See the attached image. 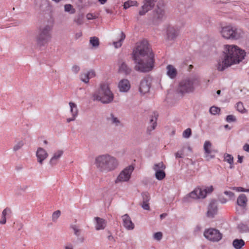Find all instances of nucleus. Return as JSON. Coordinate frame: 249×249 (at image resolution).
Segmentation results:
<instances>
[{
  "label": "nucleus",
  "instance_id": "nucleus-46",
  "mask_svg": "<svg viewBox=\"0 0 249 249\" xmlns=\"http://www.w3.org/2000/svg\"><path fill=\"white\" fill-rule=\"evenodd\" d=\"M71 227L73 230L74 234L77 237L79 236L81 233L80 230L78 229L76 225H72Z\"/></svg>",
  "mask_w": 249,
  "mask_h": 249
},
{
  "label": "nucleus",
  "instance_id": "nucleus-5",
  "mask_svg": "<svg viewBox=\"0 0 249 249\" xmlns=\"http://www.w3.org/2000/svg\"><path fill=\"white\" fill-rule=\"evenodd\" d=\"M52 29V26L49 25L40 28L36 37V43L38 46H44L49 43L51 38V32Z\"/></svg>",
  "mask_w": 249,
  "mask_h": 249
},
{
  "label": "nucleus",
  "instance_id": "nucleus-34",
  "mask_svg": "<svg viewBox=\"0 0 249 249\" xmlns=\"http://www.w3.org/2000/svg\"><path fill=\"white\" fill-rule=\"evenodd\" d=\"M165 168L166 166L162 162L156 163L153 166V169L155 172L159 170L163 171L165 169Z\"/></svg>",
  "mask_w": 249,
  "mask_h": 249
},
{
  "label": "nucleus",
  "instance_id": "nucleus-63",
  "mask_svg": "<svg viewBox=\"0 0 249 249\" xmlns=\"http://www.w3.org/2000/svg\"><path fill=\"white\" fill-rule=\"evenodd\" d=\"M65 249H73V248L71 246H66Z\"/></svg>",
  "mask_w": 249,
  "mask_h": 249
},
{
  "label": "nucleus",
  "instance_id": "nucleus-19",
  "mask_svg": "<svg viewBox=\"0 0 249 249\" xmlns=\"http://www.w3.org/2000/svg\"><path fill=\"white\" fill-rule=\"evenodd\" d=\"M142 203L141 205L142 207L145 210H149L150 206L148 203L150 199V196L149 193L147 192H143L142 193Z\"/></svg>",
  "mask_w": 249,
  "mask_h": 249
},
{
  "label": "nucleus",
  "instance_id": "nucleus-60",
  "mask_svg": "<svg viewBox=\"0 0 249 249\" xmlns=\"http://www.w3.org/2000/svg\"><path fill=\"white\" fill-rule=\"evenodd\" d=\"M201 228L199 226L197 225L196 226L195 229V232H197L200 231Z\"/></svg>",
  "mask_w": 249,
  "mask_h": 249
},
{
  "label": "nucleus",
  "instance_id": "nucleus-21",
  "mask_svg": "<svg viewBox=\"0 0 249 249\" xmlns=\"http://www.w3.org/2000/svg\"><path fill=\"white\" fill-rule=\"evenodd\" d=\"M63 154V151L62 150H59L54 152L53 156L50 159L49 161L50 164L52 166L55 165L57 163L59 159L62 156Z\"/></svg>",
  "mask_w": 249,
  "mask_h": 249
},
{
  "label": "nucleus",
  "instance_id": "nucleus-54",
  "mask_svg": "<svg viewBox=\"0 0 249 249\" xmlns=\"http://www.w3.org/2000/svg\"><path fill=\"white\" fill-rule=\"evenodd\" d=\"M183 151L181 152H177L175 153L176 158H183Z\"/></svg>",
  "mask_w": 249,
  "mask_h": 249
},
{
  "label": "nucleus",
  "instance_id": "nucleus-23",
  "mask_svg": "<svg viewBox=\"0 0 249 249\" xmlns=\"http://www.w3.org/2000/svg\"><path fill=\"white\" fill-rule=\"evenodd\" d=\"M94 219L95 220V229L96 230H103L106 228V222L105 220L99 217H95Z\"/></svg>",
  "mask_w": 249,
  "mask_h": 249
},
{
  "label": "nucleus",
  "instance_id": "nucleus-55",
  "mask_svg": "<svg viewBox=\"0 0 249 249\" xmlns=\"http://www.w3.org/2000/svg\"><path fill=\"white\" fill-rule=\"evenodd\" d=\"M243 150L249 153V144L247 143L245 144L243 146Z\"/></svg>",
  "mask_w": 249,
  "mask_h": 249
},
{
  "label": "nucleus",
  "instance_id": "nucleus-29",
  "mask_svg": "<svg viewBox=\"0 0 249 249\" xmlns=\"http://www.w3.org/2000/svg\"><path fill=\"white\" fill-rule=\"evenodd\" d=\"M84 16L83 13H78L74 18L73 21L78 25H80L84 23Z\"/></svg>",
  "mask_w": 249,
  "mask_h": 249
},
{
  "label": "nucleus",
  "instance_id": "nucleus-33",
  "mask_svg": "<svg viewBox=\"0 0 249 249\" xmlns=\"http://www.w3.org/2000/svg\"><path fill=\"white\" fill-rule=\"evenodd\" d=\"M212 143L210 141H205L204 144V150L205 151V153L207 155H209L211 153V148Z\"/></svg>",
  "mask_w": 249,
  "mask_h": 249
},
{
  "label": "nucleus",
  "instance_id": "nucleus-56",
  "mask_svg": "<svg viewBox=\"0 0 249 249\" xmlns=\"http://www.w3.org/2000/svg\"><path fill=\"white\" fill-rule=\"evenodd\" d=\"M245 188L241 187H235L234 190H235L236 191L238 192H244Z\"/></svg>",
  "mask_w": 249,
  "mask_h": 249
},
{
  "label": "nucleus",
  "instance_id": "nucleus-10",
  "mask_svg": "<svg viewBox=\"0 0 249 249\" xmlns=\"http://www.w3.org/2000/svg\"><path fill=\"white\" fill-rule=\"evenodd\" d=\"M133 170V167L131 165L124 168L119 174L117 178L115 180V183H117L119 182H125L128 181L131 177V175Z\"/></svg>",
  "mask_w": 249,
  "mask_h": 249
},
{
  "label": "nucleus",
  "instance_id": "nucleus-49",
  "mask_svg": "<svg viewBox=\"0 0 249 249\" xmlns=\"http://www.w3.org/2000/svg\"><path fill=\"white\" fill-rule=\"evenodd\" d=\"M162 234L161 232H157L154 235V237L157 240H160L162 238Z\"/></svg>",
  "mask_w": 249,
  "mask_h": 249
},
{
  "label": "nucleus",
  "instance_id": "nucleus-58",
  "mask_svg": "<svg viewBox=\"0 0 249 249\" xmlns=\"http://www.w3.org/2000/svg\"><path fill=\"white\" fill-rule=\"evenodd\" d=\"M82 36V32H79V33H77L76 34H75V38L76 39L80 37L81 36Z\"/></svg>",
  "mask_w": 249,
  "mask_h": 249
},
{
  "label": "nucleus",
  "instance_id": "nucleus-62",
  "mask_svg": "<svg viewBox=\"0 0 249 249\" xmlns=\"http://www.w3.org/2000/svg\"><path fill=\"white\" fill-rule=\"evenodd\" d=\"M166 215H167V214L165 213H162L160 215V218L161 219H162L164 218Z\"/></svg>",
  "mask_w": 249,
  "mask_h": 249
},
{
  "label": "nucleus",
  "instance_id": "nucleus-48",
  "mask_svg": "<svg viewBox=\"0 0 249 249\" xmlns=\"http://www.w3.org/2000/svg\"><path fill=\"white\" fill-rule=\"evenodd\" d=\"M108 235L107 237L108 240L112 243H114L116 241L115 238L112 235L111 232L108 231Z\"/></svg>",
  "mask_w": 249,
  "mask_h": 249
},
{
  "label": "nucleus",
  "instance_id": "nucleus-22",
  "mask_svg": "<svg viewBox=\"0 0 249 249\" xmlns=\"http://www.w3.org/2000/svg\"><path fill=\"white\" fill-rule=\"evenodd\" d=\"M132 71V69L125 62H123L119 67V72L126 75H129Z\"/></svg>",
  "mask_w": 249,
  "mask_h": 249
},
{
  "label": "nucleus",
  "instance_id": "nucleus-44",
  "mask_svg": "<svg viewBox=\"0 0 249 249\" xmlns=\"http://www.w3.org/2000/svg\"><path fill=\"white\" fill-rule=\"evenodd\" d=\"M61 212L59 210H57L53 213L52 215V220L53 222H56L59 217L60 216Z\"/></svg>",
  "mask_w": 249,
  "mask_h": 249
},
{
  "label": "nucleus",
  "instance_id": "nucleus-57",
  "mask_svg": "<svg viewBox=\"0 0 249 249\" xmlns=\"http://www.w3.org/2000/svg\"><path fill=\"white\" fill-rule=\"evenodd\" d=\"M243 156H241L240 155H238V156L237 162L240 163H241L243 162Z\"/></svg>",
  "mask_w": 249,
  "mask_h": 249
},
{
  "label": "nucleus",
  "instance_id": "nucleus-2",
  "mask_svg": "<svg viewBox=\"0 0 249 249\" xmlns=\"http://www.w3.org/2000/svg\"><path fill=\"white\" fill-rule=\"evenodd\" d=\"M246 52L237 46L227 45L225 46L224 59L219 62L216 66L219 71H223L228 67L242 61L246 56Z\"/></svg>",
  "mask_w": 249,
  "mask_h": 249
},
{
  "label": "nucleus",
  "instance_id": "nucleus-7",
  "mask_svg": "<svg viewBox=\"0 0 249 249\" xmlns=\"http://www.w3.org/2000/svg\"><path fill=\"white\" fill-rule=\"evenodd\" d=\"M213 190V186L205 187L204 188H196L186 196L193 199L204 198L208 194L212 193ZM185 199V198H184Z\"/></svg>",
  "mask_w": 249,
  "mask_h": 249
},
{
  "label": "nucleus",
  "instance_id": "nucleus-51",
  "mask_svg": "<svg viewBox=\"0 0 249 249\" xmlns=\"http://www.w3.org/2000/svg\"><path fill=\"white\" fill-rule=\"evenodd\" d=\"M80 67L77 65H74L72 66L71 70L74 73H77L80 71Z\"/></svg>",
  "mask_w": 249,
  "mask_h": 249
},
{
  "label": "nucleus",
  "instance_id": "nucleus-40",
  "mask_svg": "<svg viewBox=\"0 0 249 249\" xmlns=\"http://www.w3.org/2000/svg\"><path fill=\"white\" fill-rule=\"evenodd\" d=\"M220 111V108L215 106L211 107L209 109L210 113L212 115L218 114Z\"/></svg>",
  "mask_w": 249,
  "mask_h": 249
},
{
  "label": "nucleus",
  "instance_id": "nucleus-37",
  "mask_svg": "<svg viewBox=\"0 0 249 249\" xmlns=\"http://www.w3.org/2000/svg\"><path fill=\"white\" fill-rule=\"evenodd\" d=\"M90 44L94 47H97L99 45V40L97 37H91L89 40Z\"/></svg>",
  "mask_w": 249,
  "mask_h": 249
},
{
  "label": "nucleus",
  "instance_id": "nucleus-1",
  "mask_svg": "<svg viewBox=\"0 0 249 249\" xmlns=\"http://www.w3.org/2000/svg\"><path fill=\"white\" fill-rule=\"evenodd\" d=\"M132 58L136 71L147 72L152 70L154 64V54L147 40L140 42L133 51Z\"/></svg>",
  "mask_w": 249,
  "mask_h": 249
},
{
  "label": "nucleus",
  "instance_id": "nucleus-41",
  "mask_svg": "<svg viewBox=\"0 0 249 249\" xmlns=\"http://www.w3.org/2000/svg\"><path fill=\"white\" fill-rule=\"evenodd\" d=\"M236 108L239 112L242 113L247 112V110L244 107L243 104L241 102H238L236 104Z\"/></svg>",
  "mask_w": 249,
  "mask_h": 249
},
{
  "label": "nucleus",
  "instance_id": "nucleus-35",
  "mask_svg": "<svg viewBox=\"0 0 249 249\" xmlns=\"http://www.w3.org/2000/svg\"><path fill=\"white\" fill-rule=\"evenodd\" d=\"M166 174L164 170H159L155 172V177L158 180H161L165 177Z\"/></svg>",
  "mask_w": 249,
  "mask_h": 249
},
{
  "label": "nucleus",
  "instance_id": "nucleus-39",
  "mask_svg": "<svg viewBox=\"0 0 249 249\" xmlns=\"http://www.w3.org/2000/svg\"><path fill=\"white\" fill-rule=\"evenodd\" d=\"M137 2L136 1L128 0L124 4V8L127 9L131 6L137 5Z\"/></svg>",
  "mask_w": 249,
  "mask_h": 249
},
{
  "label": "nucleus",
  "instance_id": "nucleus-42",
  "mask_svg": "<svg viewBox=\"0 0 249 249\" xmlns=\"http://www.w3.org/2000/svg\"><path fill=\"white\" fill-rule=\"evenodd\" d=\"M80 79L83 82L85 83H88L89 80L90 79L87 72L81 73L80 75Z\"/></svg>",
  "mask_w": 249,
  "mask_h": 249
},
{
  "label": "nucleus",
  "instance_id": "nucleus-50",
  "mask_svg": "<svg viewBox=\"0 0 249 249\" xmlns=\"http://www.w3.org/2000/svg\"><path fill=\"white\" fill-rule=\"evenodd\" d=\"M86 18L88 20L95 19L97 17L92 13H88L86 15Z\"/></svg>",
  "mask_w": 249,
  "mask_h": 249
},
{
  "label": "nucleus",
  "instance_id": "nucleus-61",
  "mask_svg": "<svg viewBox=\"0 0 249 249\" xmlns=\"http://www.w3.org/2000/svg\"><path fill=\"white\" fill-rule=\"evenodd\" d=\"M98 1L101 4H104L107 2V0H98Z\"/></svg>",
  "mask_w": 249,
  "mask_h": 249
},
{
  "label": "nucleus",
  "instance_id": "nucleus-26",
  "mask_svg": "<svg viewBox=\"0 0 249 249\" xmlns=\"http://www.w3.org/2000/svg\"><path fill=\"white\" fill-rule=\"evenodd\" d=\"M11 213V210L9 208H6L4 209L1 213V219L0 221L1 224H4L6 222V216L9 217Z\"/></svg>",
  "mask_w": 249,
  "mask_h": 249
},
{
  "label": "nucleus",
  "instance_id": "nucleus-9",
  "mask_svg": "<svg viewBox=\"0 0 249 249\" xmlns=\"http://www.w3.org/2000/svg\"><path fill=\"white\" fill-rule=\"evenodd\" d=\"M204 236L206 238L213 242H218L222 238V234L219 231L213 228L206 230L204 232Z\"/></svg>",
  "mask_w": 249,
  "mask_h": 249
},
{
  "label": "nucleus",
  "instance_id": "nucleus-27",
  "mask_svg": "<svg viewBox=\"0 0 249 249\" xmlns=\"http://www.w3.org/2000/svg\"><path fill=\"white\" fill-rule=\"evenodd\" d=\"M247 198L246 195L242 194L239 195L237 199V204L241 207H245L247 205Z\"/></svg>",
  "mask_w": 249,
  "mask_h": 249
},
{
  "label": "nucleus",
  "instance_id": "nucleus-4",
  "mask_svg": "<svg viewBox=\"0 0 249 249\" xmlns=\"http://www.w3.org/2000/svg\"><path fill=\"white\" fill-rule=\"evenodd\" d=\"M114 98V95L108 87L106 84H102L99 89L93 94L94 101H100L103 104L111 103Z\"/></svg>",
  "mask_w": 249,
  "mask_h": 249
},
{
  "label": "nucleus",
  "instance_id": "nucleus-16",
  "mask_svg": "<svg viewBox=\"0 0 249 249\" xmlns=\"http://www.w3.org/2000/svg\"><path fill=\"white\" fill-rule=\"evenodd\" d=\"M36 156L37 157V161L40 164L43 163V161L48 156L47 152L45 149L41 147H39L36 152Z\"/></svg>",
  "mask_w": 249,
  "mask_h": 249
},
{
  "label": "nucleus",
  "instance_id": "nucleus-18",
  "mask_svg": "<svg viewBox=\"0 0 249 249\" xmlns=\"http://www.w3.org/2000/svg\"><path fill=\"white\" fill-rule=\"evenodd\" d=\"M166 32L168 39L171 40L175 39L179 35V30L171 26L167 27Z\"/></svg>",
  "mask_w": 249,
  "mask_h": 249
},
{
  "label": "nucleus",
  "instance_id": "nucleus-36",
  "mask_svg": "<svg viewBox=\"0 0 249 249\" xmlns=\"http://www.w3.org/2000/svg\"><path fill=\"white\" fill-rule=\"evenodd\" d=\"M224 160L227 161L228 163H229L231 165H232L233 163V157L229 154H226L224 156ZM231 168H232V166H231Z\"/></svg>",
  "mask_w": 249,
  "mask_h": 249
},
{
  "label": "nucleus",
  "instance_id": "nucleus-43",
  "mask_svg": "<svg viewBox=\"0 0 249 249\" xmlns=\"http://www.w3.org/2000/svg\"><path fill=\"white\" fill-rule=\"evenodd\" d=\"M24 145V142L22 141L18 142L13 147V150L16 152L19 150Z\"/></svg>",
  "mask_w": 249,
  "mask_h": 249
},
{
  "label": "nucleus",
  "instance_id": "nucleus-3",
  "mask_svg": "<svg viewBox=\"0 0 249 249\" xmlns=\"http://www.w3.org/2000/svg\"><path fill=\"white\" fill-rule=\"evenodd\" d=\"M95 164L100 171L107 173L114 170L117 167L118 161L114 157L106 154L97 157Z\"/></svg>",
  "mask_w": 249,
  "mask_h": 249
},
{
  "label": "nucleus",
  "instance_id": "nucleus-11",
  "mask_svg": "<svg viewBox=\"0 0 249 249\" xmlns=\"http://www.w3.org/2000/svg\"><path fill=\"white\" fill-rule=\"evenodd\" d=\"M151 87L150 79L148 77H144L141 80L139 86V91L143 94L149 92Z\"/></svg>",
  "mask_w": 249,
  "mask_h": 249
},
{
  "label": "nucleus",
  "instance_id": "nucleus-13",
  "mask_svg": "<svg viewBox=\"0 0 249 249\" xmlns=\"http://www.w3.org/2000/svg\"><path fill=\"white\" fill-rule=\"evenodd\" d=\"M123 225L124 228L128 231L133 230L135 228V225L132 222L130 217L128 214H125L122 216Z\"/></svg>",
  "mask_w": 249,
  "mask_h": 249
},
{
  "label": "nucleus",
  "instance_id": "nucleus-24",
  "mask_svg": "<svg viewBox=\"0 0 249 249\" xmlns=\"http://www.w3.org/2000/svg\"><path fill=\"white\" fill-rule=\"evenodd\" d=\"M237 228L241 233L249 232V220L241 222L237 225Z\"/></svg>",
  "mask_w": 249,
  "mask_h": 249
},
{
  "label": "nucleus",
  "instance_id": "nucleus-17",
  "mask_svg": "<svg viewBox=\"0 0 249 249\" xmlns=\"http://www.w3.org/2000/svg\"><path fill=\"white\" fill-rule=\"evenodd\" d=\"M118 88L121 92H127L130 89V84L128 80L123 79L118 83Z\"/></svg>",
  "mask_w": 249,
  "mask_h": 249
},
{
  "label": "nucleus",
  "instance_id": "nucleus-14",
  "mask_svg": "<svg viewBox=\"0 0 249 249\" xmlns=\"http://www.w3.org/2000/svg\"><path fill=\"white\" fill-rule=\"evenodd\" d=\"M217 212V205L215 200H212L208 207V217H213Z\"/></svg>",
  "mask_w": 249,
  "mask_h": 249
},
{
  "label": "nucleus",
  "instance_id": "nucleus-6",
  "mask_svg": "<svg viewBox=\"0 0 249 249\" xmlns=\"http://www.w3.org/2000/svg\"><path fill=\"white\" fill-rule=\"evenodd\" d=\"M220 33L222 36L226 39H238L243 34L242 31L235 27L227 26L221 28Z\"/></svg>",
  "mask_w": 249,
  "mask_h": 249
},
{
  "label": "nucleus",
  "instance_id": "nucleus-28",
  "mask_svg": "<svg viewBox=\"0 0 249 249\" xmlns=\"http://www.w3.org/2000/svg\"><path fill=\"white\" fill-rule=\"evenodd\" d=\"M245 244V241L242 239H235L232 242V246L235 249H241Z\"/></svg>",
  "mask_w": 249,
  "mask_h": 249
},
{
  "label": "nucleus",
  "instance_id": "nucleus-32",
  "mask_svg": "<svg viewBox=\"0 0 249 249\" xmlns=\"http://www.w3.org/2000/svg\"><path fill=\"white\" fill-rule=\"evenodd\" d=\"M155 17L157 18L158 19H161L163 18V16L164 15V11L163 9H162L161 8H160L159 7H157V8L155 11Z\"/></svg>",
  "mask_w": 249,
  "mask_h": 249
},
{
  "label": "nucleus",
  "instance_id": "nucleus-30",
  "mask_svg": "<svg viewBox=\"0 0 249 249\" xmlns=\"http://www.w3.org/2000/svg\"><path fill=\"white\" fill-rule=\"evenodd\" d=\"M125 38V35L124 33L123 32H121L120 38L118 39V40L117 41L113 42V45L114 47L116 48H118L122 46V43L124 40Z\"/></svg>",
  "mask_w": 249,
  "mask_h": 249
},
{
  "label": "nucleus",
  "instance_id": "nucleus-31",
  "mask_svg": "<svg viewBox=\"0 0 249 249\" xmlns=\"http://www.w3.org/2000/svg\"><path fill=\"white\" fill-rule=\"evenodd\" d=\"M107 119L108 121H110L112 124H114L115 126H119L121 124L118 118L115 117L112 113L110 114V117H107Z\"/></svg>",
  "mask_w": 249,
  "mask_h": 249
},
{
  "label": "nucleus",
  "instance_id": "nucleus-52",
  "mask_svg": "<svg viewBox=\"0 0 249 249\" xmlns=\"http://www.w3.org/2000/svg\"><path fill=\"white\" fill-rule=\"evenodd\" d=\"M87 73L88 74L89 77V79L94 77L95 76V73L94 71L90 70L87 72Z\"/></svg>",
  "mask_w": 249,
  "mask_h": 249
},
{
  "label": "nucleus",
  "instance_id": "nucleus-38",
  "mask_svg": "<svg viewBox=\"0 0 249 249\" xmlns=\"http://www.w3.org/2000/svg\"><path fill=\"white\" fill-rule=\"evenodd\" d=\"M64 10L66 12H68L71 14H73L75 12V9L73 7L72 5L70 4H65L64 6Z\"/></svg>",
  "mask_w": 249,
  "mask_h": 249
},
{
  "label": "nucleus",
  "instance_id": "nucleus-12",
  "mask_svg": "<svg viewBox=\"0 0 249 249\" xmlns=\"http://www.w3.org/2000/svg\"><path fill=\"white\" fill-rule=\"evenodd\" d=\"M157 1L154 0H145L142 9L139 11L140 16L144 15L148 11L151 10L155 6Z\"/></svg>",
  "mask_w": 249,
  "mask_h": 249
},
{
  "label": "nucleus",
  "instance_id": "nucleus-64",
  "mask_svg": "<svg viewBox=\"0 0 249 249\" xmlns=\"http://www.w3.org/2000/svg\"><path fill=\"white\" fill-rule=\"evenodd\" d=\"M224 127H225V128H228V129H231V128L229 126V125L228 124H226V125H224Z\"/></svg>",
  "mask_w": 249,
  "mask_h": 249
},
{
  "label": "nucleus",
  "instance_id": "nucleus-20",
  "mask_svg": "<svg viewBox=\"0 0 249 249\" xmlns=\"http://www.w3.org/2000/svg\"><path fill=\"white\" fill-rule=\"evenodd\" d=\"M158 116V115L156 112H154L153 115L150 117L149 125L147 127V131L149 134L150 133L151 131L155 129L157 126Z\"/></svg>",
  "mask_w": 249,
  "mask_h": 249
},
{
  "label": "nucleus",
  "instance_id": "nucleus-59",
  "mask_svg": "<svg viewBox=\"0 0 249 249\" xmlns=\"http://www.w3.org/2000/svg\"><path fill=\"white\" fill-rule=\"evenodd\" d=\"M221 203L224 204L227 202V199L225 198H222L219 199Z\"/></svg>",
  "mask_w": 249,
  "mask_h": 249
},
{
  "label": "nucleus",
  "instance_id": "nucleus-47",
  "mask_svg": "<svg viewBox=\"0 0 249 249\" xmlns=\"http://www.w3.org/2000/svg\"><path fill=\"white\" fill-rule=\"evenodd\" d=\"M236 120V117L232 115H229L227 116L226 118V121L229 123L234 122H235Z\"/></svg>",
  "mask_w": 249,
  "mask_h": 249
},
{
  "label": "nucleus",
  "instance_id": "nucleus-53",
  "mask_svg": "<svg viewBox=\"0 0 249 249\" xmlns=\"http://www.w3.org/2000/svg\"><path fill=\"white\" fill-rule=\"evenodd\" d=\"M224 193L226 195L228 196L230 198H231L232 197H233L234 196V193L231 191H225L224 192Z\"/></svg>",
  "mask_w": 249,
  "mask_h": 249
},
{
  "label": "nucleus",
  "instance_id": "nucleus-25",
  "mask_svg": "<svg viewBox=\"0 0 249 249\" xmlns=\"http://www.w3.org/2000/svg\"><path fill=\"white\" fill-rule=\"evenodd\" d=\"M167 75L171 79L175 78L177 74L176 69L172 65H168L167 67Z\"/></svg>",
  "mask_w": 249,
  "mask_h": 249
},
{
  "label": "nucleus",
  "instance_id": "nucleus-45",
  "mask_svg": "<svg viewBox=\"0 0 249 249\" xmlns=\"http://www.w3.org/2000/svg\"><path fill=\"white\" fill-rule=\"evenodd\" d=\"M191 134L192 130L190 128H188L183 131L182 136L185 138H188L191 136Z\"/></svg>",
  "mask_w": 249,
  "mask_h": 249
},
{
  "label": "nucleus",
  "instance_id": "nucleus-8",
  "mask_svg": "<svg viewBox=\"0 0 249 249\" xmlns=\"http://www.w3.org/2000/svg\"><path fill=\"white\" fill-rule=\"evenodd\" d=\"M194 79L189 78L183 80L179 83L178 90L181 94L192 92L194 90Z\"/></svg>",
  "mask_w": 249,
  "mask_h": 249
},
{
  "label": "nucleus",
  "instance_id": "nucleus-15",
  "mask_svg": "<svg viewBox=\"0 0 249 249\" xmlns=\"http://www.w3.org/2000/svg\"><path fill=\"white\" fill-rule=\"evenodd\" d=\"M69 104L70 107V112L71 114V117L67 119V122L68 123L74 121L78 113L77 107L75 103L71 102Z\"/></svg>",
  "mask_w": 249,
  "mask_h": 249
}]
</instances>
